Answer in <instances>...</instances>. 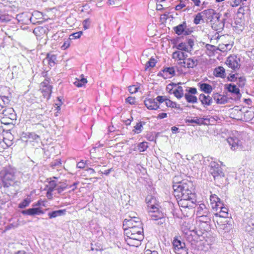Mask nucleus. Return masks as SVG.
<instances>
[{"mask_svg": "<svg viewBox=\"0 0 254 254\" xmlns=\"http://www.w3.org/2000/svg\"><path fill=\"white\" fill-rule=\"evenodd\" d=\"M148 147L147 142H142L137 145V150L139 152H143L146 150Z\"/></svg>", "mask_w": 254, "mask_h": 254, "instance_id": "nucleus-45", "label": "nucleus"}, {"mask_svg": "<svg viewBox=\"0 0 254 254\" xmlns=\"http://www.w3.org/2000/svg\"><path fill=\"white\" fill-rule=\"evenodd\" d=\"M126 102L130 105H134L136 103V99L134 97L129 96L126 99Z\"/></svg>", "mask_w": 254, "mask_h": 254, "instance_id": "nucleus-58", "label": "nucleus"}, {"mask_svg": "<svg viewBox=\"0 0 254 254\" xmlns=\"http://www.w3.org/2000/svg\"><path fill=\"white\" fill-rule=\"evenodd\" d=\"M156 64V60L154 58H150L149 61L147 62L146 64V69L148 67H154Z\"/></svg>", "mask_w": 254, "mask_h": 254, "instance_id": "nucleus-51", "label": "nucleus"}, {"mask_svg": "<svg viewBox=\"0 0 254 254\" xmlns=\"http://www.w3.org/2000/svg\"><path fill=\"white\" fill-rule=\"evenodd\" d=\"M54 190L47 189L46 197L50 200L53 199V191Z\"/></svg>", "mask_w": 254, "mask_h": 254, "instance_id": "nucleus-64", "label": "nucleus"}, {"mask_svg": "<svg viewBox=\"0 0 254 254\" xmlns=\"http://www.w3.org/2000/svg\"><path fill=\"white\" fill-rule=\"evenodd\" d=\"M245 81L246 79L244 76H239L237 80L240 86H243L245 85Z\"/></svg>", "mask_w": 254, "mask_h": 254, "instance_id": "nucleus-62", "label": "nucleus"}, {"mask_svg": "<svg viewBox=\"0 0 254 254\" xmlns=\"http://www.w3.org/2000/svg\"><path fill=\"white\" fill-rule=\"evenodd\" d=\"M137 219H140L139 217L136 216H129L128 218H126L123 222V226L125 227V223L130 222L132 224V226L134 227L136 226V222L138 221Z\"/></svg>", "mask_w": 254, "mask_h": 254, "instance_id": "nucleus-32", "label": "nucleus"}, {"mask_svg": "<svg viewBox=\"0 0 254 254\" xmlns=\"http://www.w3.org/2000/svg\"><path fill=\"white\" fill-rule=\"evenodd\" d=\"M66 213V209H61L58 210H55L48 213V215L50 219L56 218L58 216H61L65 215Z\"/></svg>", "mask_w": 254, "mask_h": 254, "instance_id": "nucleus-25", "label": "nucleus"}, {"mask_svg": "<svg viewBox=\"0 0 254 254\" xmlns=\"http://www.w3.org/2000/svg\"><path fill=\"white\" fill-rule=\"evenodd\" d=\"M0 179L4 188L14 186L16 183L15 169L10 166L4 168L0 172Z\"/></svg>", "mask_w": 254, "mask_h": 254, "instance_id": "nucleus-2", "label": "nucleus"}, {"mask_svg": "<svg viewBox=\"0 0 254 254\" xmlns=\"http://www.w3.org/2000/svg\"><path fill=\"white\" fill-rule=\"evenodd\" d=\"M199 87L201 90L206 94H210L212 91V86L205 83H199Z\"/></svg>", "mask_w": 254, "mask_h": 254, "instance_id": "nucleus-30", "label": "nucleus"}, {"mask_svg": "<svg viewBox=\"0 0 254 254\" xmlns=\"http://www.w3.org/2000/svg\"><path fill=\"white\" fill-rule=\"evenodd\" d=\"M138 89V87L136 85L129 86L128 87V91L130 93L133 94L136 93Z\"/></svg>", "mask_w": 254, "mask_h": 254, "instance_id": "nucleus-60", "label": "nucleus"}, {"mask_svg": "<svg viewBox=\"0 0 254 254\" xmlns=\"http://www.w3.org/2000/svg\"><path fill=\"white\" fill-rule=\"evenodd\" d=\"M31 200L30 198L27 197L25 198L18 204V208L22 209L28 206L31 203Z\"/></svg>", "mask_w": 254, "mask_h": 254, "instance_id": "nucleus-41", "label": "nucleus"}, {"mask_svg": "<svg viewBox=\"0 0 254 254\" xmlns=\"http://www.w3.org/2000/svg\"><path fill=\"white\" fill-rule=\"evenodd\" d=\"M175 97L178 99L181 98L184 96V91L183 87L179 86L173 91Z\"/></svg>", "mask_w": 254, "mask_h": 254, "instance_id": "nucleus-38", "label": "nucleus"}, {"mask_svg": "<svg viewBox=\"0 0 254 254\" xmlns=\"http://www.w3.org/2000/svg\"><path fill=\"white\" fill-rule=\"evenodd\" d=\"M173 29L175 33L178 35H188L190 34L191 32V31L187 28L186 22H184L183 23L174 27Z\"/></svg>", "mask_w": 254, "mask_h": 254, "instance_id": "nucleus-13", "label": "nucleus"}, {"mask_svg": "<svg viewBox=\"0 0 254 254\" xmlns=\"http://www.w3.org/2000/svg\"><path fill=\"white\" fill-rule=\"evenodd\" d=\"M148 213L151 219L157 220L159 217V208L158 201L156 198L152 195H148L146 198Z\"/></svg>", "mask_w": 254, "mask_h": 254, "instance_id": "nucleus-5", "label": "nucleus"}, {"mask_svg": "<svg viewBox=\"0 0 254 254\" xmlns=\"http://www.w3.org/2000/svg\"><path fill=\"white\" fill-rule=\"evenodd\" d=\"M6 87L0 86V111L5 107L10 102L9 97L7 96Z\"/></svg>", "mask_w": 254, "mask_h": 254, "instance_id": "nucleus-11", "label": "nucleus"}, {"mask_svg": "<svg viewBox=\"0 0 254 254\" xmlns=\"http://www.w3.org/2000/svg\"><path fill=\"white\" fill-rule=\"evenodd\" d=\"M176 103L167 99L166 97L160 96V110L165 111V107L176 108Z\"/></svg>", "mask_w": 254, "mask_h": 254, "instance_id": "nucleus-14", "label": "nucleus"}, {"mask_svg": "<svg viewBox=\"0 0 254 254\" xmlns=\"http://www.w3.org/2000/svg\"><path fill=\"white\" fill-rule=\"evenodd\" d=\"M46 200H43L41 199L38 200L36 203L33 204V206L35 207H40V206L45 207L46 206Z\"/></svg>", "mask_w": 254, "mask_h": 254, "instance_id": "nucleus-54", "label": "nucleus"}, {"mask_svg": "<svg viewBox=\"0 0 254 254\" xmlns=\"http://www.w3.org/2000/svg\"><path fill=\"white\" fill-rule=\"evenodd\" d=\"M210 212L204 203H201L197 206L196 216L209 215Z\"/></svg>", "mask_w": 254, "mask_h": 254, "instance_id": "nucleus-22", "label": "nucleus"}, {"mask_svg": "<svg viewBox=\"0 0 254 254\" xmlns=\"http://www.w3.org/2000/svg\"><path fill=\"white\" fill-rule=\"evenodd\" d=\"M58 185L56 182L54 180L50 181L46 186V188L49 190H54Z\"/></svg>", "mask_w": 254, "mask_h": 254, "instance_id": "nucleus-47", "label": "nucleus"}, {"mask_svg": "<svg viewBox=\"0 0 254 254\" xmlns=\"http://www.w3.org/2000/svg\"><path fill=\"white\" fill-rule=\"evenodd\" d=\"M185 97L188 102L195 103L197 102V97L193 95H191L189 93H186L185 94Z\"/></svg>", "mask_w": 254, "mask_h": 254, "instance_id": "nucleus-40", "label": "nucleus"}, {"mask_svg": "<svg viewBox=\"0 0 254 254\" xmlns=\"http://www.w3.org/2000/svg\"><path fill=\"white\" fill-rule=\"evenodd\" d=\"M202 12L198 13L195 16L193 22L195 24H198L202 19Z\"/></svg>", "mask_w": 254, "mask_h": 254, "instance_id": "nucleus-53", "label": "nucleus"}, {"mask_svg": "<svg viewBox=\"0 0 254 254\" xmlns=\"http://www.w3.org/2000/svg\"><path fill=\"white\" fill-rule=\"evenodd\" d=\"M212 98L208 95H205L203 94H200L199 96V100L201 102V104L204 106H210L213 102Z\"/></svg>", "mask_w": 254, "mask_h": 254, "instance_id": "nucleus-20", "label": "nucleus"}, {"mask_svg": "<svg viewBox=\"0 0 254 254\" xmlns=\"http://www.w3.org/2000/svg\"><path fill=\"white\" fill-rule=\"evenodd\" d=\"M50 166L53 169H56L57 168H59L62 167V162L61 159H57L53 162H52L50 164Z\"/></svg>", "mask_w": 254, "mask_h": 254, "instance_id": "nucleus-44", "label": "nucleus"}, {"mask_svg": "<svg viewBox=\"0 0 254 254\" xmlns=\"http://www.w3.org/2000/svg\"><path fill=\"white\" fill-rule=\"evenodd\" d=\"M214 75L218 77L224 78L226 76L225 68L222 66H218L215 68L213 71Z\"/></svg>", "mask_w": 254, "mask_h": 254, "instance_id": "nucleus-23", "label": "nucleus"}, {"mask_svg": "<svg viewBox=\"0 0 254 254\" xmlns=\"http://www.w3.org/2000/svg\"><path fill=\"white\" fill-rule=\"evenodd\" d=\"M50 78H47L40 85V90L43 97L49 100L51 96L53 86L50 84Z\"/></svg>", "mask_w": 254, "mask_h": 254, "instance_id": "nucleus-8", "label": "nucleus"}, {"mask_svg": "<svg viewBox=\"0 0 254 254\" xmlns=\"http://www.w3.org/2000/svg\"><path fill=\"white\" fill-rule=\"evenodd\" d=\"M143 127V124L142 122L137 123L136 125L134 127L133 131L136 133H139L142 131V128Z\"/></svg>", "mask_w": 254, "mask_h": 254, "instance_id": "nucleus-46", "label": "nucleus"}, {"mask_svg": "<svg viewBox=\"0 0 254 254\" xmlns=\"http://www.w3.org/2000/svg\"><path fill=\"white\" fill-rule=\"evenodd\" d=\"M46 30L45 28L42 26H38L36 27L33 30V33L36 35L38 38H42L45 35Z\"/></svg>", "mask_w": 254, "mask_h": 254, "instance_id": "nucleus-26", "label": "nucleus"}, {"mask_svg": "<svg viewBox=\"0 0 254 254\" xmlns=\"http://www.w3.org/2000/svg\"><path fill=\"white\" fill-rule=\"evenodd\" d=\"M187 56V55H185L184 52L180 51H176L173 52L172 54L173 59L177 61L178 63L183 60H184L185 58Z\"/></svg>", "mask_w": 254, "mask_h": 254, "instance_id": "nucleus-24", "label": "nucleus"}, {"mask_svg": "<svg viewBox=\"0 0 254 254\" xmlns=\"http://www.w3.org/2000/svg\"><path fill=\"white\" fill-rule=\"evenodd\" d=\"M71 187V186H69L66 183V182H60L57 187V190L59 193H61L66 189L70 188Z\"/></svg>", "mask_w": 254, "mask_h": 254, "instance_id": "nucleus-36", "label": "nucleus"}, {"mask_svg": "<svg viewBox=\"0 0 254 254\" xmlns=\"http://www.w3.org/2000/svg\"><path fill=\"white\" fill-rule=\"evenodd\" d=\"M24 137L27 139L26 141H29L30 142L37 140L40 139V136L34 132H28L25 133V135Z\"/></svg>", "mask_w": 254, "mask_h": 254, "instance_id": "nucleus-29", "label": "nucleus"}, {"mask_svg": "<svg viewBox=\"0 0 254 254\" xmlns=\"http://www.w3.org/2000/svg\"><path fill=\"white\" fill-rule=\"evenodd\" d=\"M227 142L231 146V148L235 150L239 145V140L236 137H230L227 139Z\"/></svg>", "mask_w": 254, "mask_h": 254, "instance_id": "nucleus-28", "label": "nucleus"}, {"mask_svg": "<svg viewBox=\"0 0 254 254\" xmlns=\"http://www.w3.org/2000/svg\"><path fill=\"white\" fill-rule=\"evenodd\" d=\"M81 78L76 79V81L74 82V84L77 87H81L85 85L87 83V80L84 77V75L82 74L80 76Z\"/></svg>", "mask_w": 254, "mask_h": 254, "instance_id": "nucleus-31", "label": "nucleus"}, {"mask_svg": "<svg viewBox=\"0 0 254 254\" xmlns=\"http://www.w3.org/2000/svg\"><path fill=\"white\" fill-rule=\"evenodd\" d=\"M173 44V48H176L179 50L189 52L192 49L194 42L193 40L191 39H188L186 41L184 42L179 43L178 40L175 41Z\"/></svg>", "mask_w": 254, "mask_h": 254, "instance_id": "nucleus-9", "label": "nucleus"}, {"mask_svg": "<svg viewBox=\"0 0 254 254\" xmlns=\"http://www.w3.org/2000/svg\"><path fill=\"white\" fill-rule=\"evenodd\" d=\"M220 211L218 213H215L216 217H220L223 218H227L228 216V208L226 207L222 206L220 209Z\"/></svg>", "mask_w": 254, "mask_h": 254, "instance_id": "nucleus-34", "label": "nucleus"}, {"mask_svg": "<svg viewBox=\"0 0 254 254\" xmlns=\"http://www.w3.org/2000/svg\"><path fill=\"white\" fill-rule=\"evenodd\" d=\"M187 67L193 68L198 64V61L195 58H188L186 59Z\"/></svg>", "mask_w": 254, "mask_h": 254, "instance_id": "nucleus-33", "label": "nucleus"}, {"mask_svg": "<svg viewBox=\"0 0 254 254\" xmlns=\"http://www.w3.org/2000/svg\"><path fill=\"white\" fill-rule=\"evenodd\" d=\"M227 89L229 92L234 93L236 95H240V89L235 85L229 84L227 85Z\"/></svg>", "mask_w": 254, "mask_h": 254, "instance_id": "nucleus-37", "label": "nucleus"}, {"mask_svg": "<svg viewBox=\"0 0 254 254\" xmlns=\"http://www.w3.org/2000/svg\"><path fill=\"white\" fill-rule=\"evenodd\" d=\"M231 47H232V45H231L230 44H222L219 45L218 49L219 50L224 52L228 50H230L231 49Z\"/></svg>", "mask_w": 254, "mask_h": 254, "instance_id": "nucleus-49", "label": "nucleus"}, {"mask_svg": "<svg viewBox=\"0 0 254 254\" xmlns=\"http://www.w3.org/2000/svg\"><path fill=\"white\" fill-rule=\"evenodd\" d=\"M211 220L210 214L209 215H200L197 216V220L205 223H209Z\"/></svg>", "mask_w": 254, "mask_h": 254, "instance_id": "nucleus-39", "label": "nucleus"}, {"mask_svg": "<svg viewBox=\"0 0 254 254\" xmlns=\"http://www.w3.org/2000/svg\"><path fill=\"white\" fill-rule=\"evenodd\" d=\"M138 221L136 222V226L133 227L132 224L128 223H125V231L126 234L130 236H135L136 237L143 239V229L142 223L140 219H137Z\"/></svg>", "mask_w": 254, "mask_h": 254, "instance_id": "nucleus-3", "label": "nucleus"}, {"mask_svg": "<svg viewBox=\"0 0 254 254\" xmlns=\"http://www.w3.org/2000/svg\"><path fill=\"white\" fill-rule=\"evenodd\" d=\"M179 199H180L178 201L179 205L184 208L192 207L194 204V202L195 201V198H188L186 199L180 198Z\"/></svg>", "mask_w": 254, "mask_h": 254, "instance_id": "nucleus-17", "label": "nucleus"}, {"mask_svg": "<svg viewBox=\"0 0 254 254\" xmlns=\"http://www.w3.org/2000/svg\"><path fill=\"white\" fill-rule=\"evenodd\" d=\"M164 205L165 206L164 210L162 208L161 211L163 216H160V226H161L162 228V232L163 233L164 237L168 235V228L170 227L168 218L167 217L168 213L167 210L170 211L172 208L173 204L169 202H165Z\"/></svg>", "mask_w": 254, "mask_h": 254, "instance_id": "nucleus-4", "label": "nucleus"}, {"mask_svg": "<svg viewBox=\"0 0 254 254\" xmlns=\"http://www.w3.org/2000/svg\"><path fill=\"white\" fill-rule=\"evenodd\" d=\"M159 96L155 99L147 98L144 101L146 107L149 110H157L159 108L158 105Z\"/></svg>", "mask_w": 254, "mask_h": 254, "instance_id": "nucleus-16", "label": "nucleus"}, {"mask_svg": "<svg viewBox=\"0 0 254 254\" xmlns=\"http://www.w3.org/2000/svg\"><path fill=\"white\" fill-rule=\"evenodd\" d=\"M201 12L205 16L207 19L210 20V22L212 25V28H213L216 31L219 30L223 28V27H224V24L222 23V22H219V27H218V26H217V25H215L214 20L215 19H216V20H218L219 18V15L218 13H217L215 12V11L214 9H208L203 10Z\"/></svg>", "mask_w": 254, "mask_h": 254, "instance_id": "nucleus-6", "label": "nucleus"}, {"mask_svg": "<svg viewBox=\"0 0 254 254\" xmlns=\"http://www.w3.org/2000/svg\"><path fill=\"white\" fill-rule=\"evenodd\" d=\"M185 180H181L179 176H175L173 179V185H180Z\"/></svg>", "mask_w": 254, "mask_h": 254, "instance_id": "nucleus-61", "label": "nucleus"}, {"mask_svg": "<svg viewBox=\"0 0 254 254\" xmlns=\"http://www.w3.org/2000/svg\"><path fill=\"white\" fill-rule=\"evenodd\" d=\"M46 60H47L48 64L50 67H52L56 64L57 56L55 55H52L48 53L46 55Z\"/></svg>", "mask_w": 254, "mask_h": 254, "instance_id": "nucleus-27", "label": "nucleus"}, {"mask_svg": "<svg viewBox=\"0 0 254 254\" xmlns=\"http://www.w3.org/2000/svg\"><path fill=\"white\" fill-rule=\"evenodd\" d=\"M92 250L93 251L95 250V252L93 253V254H111L108 252H105L103 250L102 248H100V246L98 247V248H96L92 247Z\"/></svg>", "mask_w": 254, "mask_h": 254, "instance_id": "nucleus-48", "label": "nucleus"}, {"mask_svg": "<svg viewBox=\"0 0 254 254\" xmlns=\"http://www.w3.org/2000/svg\"><path fill=\"white\" fill-rule=\"evenodd\" d=\"M83 32L82 31H79L77 32L73 33L71 34L69 36V39H75L79 38L81 35H82Z\"/></svg>", "mask_w": 254, "mask_h": 254, "instance_id": "nucleus-55", "label": "nucleus"}, {"mask_svg": "<svg viewBox=\"0 0 254 254\" xmlns=\"http://www.w3.org/2000/svg\"><path fill=\"white\" fill-rule=\"evenodd\" d=\"M240 59L236 55L228 57L226 61V64L234 70L238 69L241 66Z\"/></svg>", "mask_w": 254, "mask_h": 254, "instance_id": "nucleus-12", "label": "nucleus"}, {"mask_svg": "<svg viewBox=\"0 0 254 254\" xmlns=\"http://www.w3.org/2000/svg\"><path fill=\"white\" fill-rule=\"evenodd\" d=\"M239 77V76L238 73L230 74L228 76L227 78L229 81L236 82V81H237Z\"/></svg>", "mask_w": 254, "mask_h": 254, "instance_id": "nucleus-50", "label": "nucleus"}, {"mask_svg": "<svg viewBox=\"0 0 254 254\" xmlns=\"http://www.w3.org/2000/svg\"><path fill=\"white\" fill-rule=\"evenodd\" d=\"M210 200L211 205L215 203L219 202L221 201L220 199L215 194H211L210 196Z\"/></svg>", "mask_w": 254, "mask_h": 254, "instance_id": "nucleus-52", "label": "nucleus"}, {"mask_svg": "<svg viewBox=\"0 0 254 254\" xmlns=\"http://www.w3.org/2000/svg\"><path fill=\"white\" fill-rule=\"evenodd\" d=\"M205 48L206 50L209 52L207 53V54H210L216 50V47L215 46L210 45V44H206L205 46Z\"/></svg>", "mask_w": 254, "mask_h": 254, "instance_id": "nucleus-57", "label": "nucleus"}, {"mask_svg": "<svg viewBox=\"0 0 254 254\" xmlns=\"http://www.w3.org/2000/svg\"><path fill=\"white\" fill-rule=\"evenodd\" d=\"M22 213L24 215L29 216H34L35 215L43 214L44 211L40 207H35L29 208L26 210H23Z\"/></svg>", "mask_w": 254, "mask_h": 254, "instance_id": "nucleus-18", "label": "nucleus"}, {"mask_svg": "<svg viewBox=\"0 0 254 254\" xmlns=\"http://www.w3.org/2000/svg\"><path fill=\"white\" fill-rule=\"evenodd\" d=\"M83 28L84 30H86L89 28L91 24V20L90 18H87L83 20L82 22Z\"/></svg>", "mask_w": 254, "mask_h": 254, "instance_id": "nucleus-56", "label": "nucleus"}, {"mask_svg": "<svg viewBox=\"0 0 254 254\" xmlns=\"http://www.w3.org/2000/svg\"><path fill=\"white\" fill-rule=\"evenodd\" d=\"M181 230L186 235H191V231L190 230L188 224L184 223L181 226Z\"/></svg>", "mask_w": 254, "mask_h": 254, "instance_id": "nucleus-42", "label": "nucleus"}, {"mask_svg": "<svg viewBox=\"0 0 254 254\" xmlns=\"http://www.w3.org/2000/svg\"><path fill=\"white\" fill-rule=\"evenodd\" d=\"M158 0H150L148 6V12L150 15H153L157 12Z\"/></svg>", "mask_w": 254, "mask_h": 254, "instance_id": "nucleus-19", "label": "nucleus"}, {"mask_svg": "<svg viewBox=\"0 0 254 254\" xmlns=\"http://www.w3.org/2000/svg\"><path fill=\"white\" fill-rule=\"evenodd\" d=\"M212 97L218 104H224L228 102V98L226 96L218 93H214Z\"/></svg>", "mask_w": 254, "mask_h": 254, "instance_id": "nucleus-21", "label": "nucleus"}, {"mask_svg": "<svg viewBox=\"0 0 254 254\" xmlns=\"http://www.w3.org/2000/svg\"><path fill=\"white\" fill-rule=\"evenodd\" d=\"M204 119L203 118H197L195 119H188L186 121L187 123H194L197 125H202L203 123Z\"/></svg>", "mask_w": 254, "mask_h": 254, "instance_id": "nucleus-43", "label": "nucleus"}, {"mask_svg": "<svg viewBox=\"0 0 254 254\" xmlns=\"http://www.w3.org/2000/svg\"><path fill=\"white\" fill-rule=\"evenodd\" d=\"M12 135L10 133L6 132L3 137V141L7 146H9L12 144Z\"/></svg>", "mask_w": 254, "mask_h": 254, "instance_id": "nucleus-35", "label": "nucleus"}, {"mask_svg": "<svg viewBox=\"0 0 254 254\" xmlns=\"http://www.w3.org/2000/svg\"><path fill=\"white\" fill-rule=\"evenodd\" d=\"M174 195L177 198H194L192 183L189 181H184L180 185H173Z\"/></svg>", "mask_w": 254, "mask_h": 254, "instance_id": "nucleus-1", "label": "nucleus"}, {"mask_svg": "<svg viewBox=\"0 0 254 254\" xmlns=\"http://www.w3.org/2000/svg\"><path fill=\"white\" fill-rule=\"evenodd\" d=\"M143 239L136 237L135 236H130L126 234L125 241L126 243L130 247H137L140 245L141 241Z\"/></svg>", "mask_w": 254, "mask_h": 254, "instance_id": "nucleus-15", "label": "nucleus"}, {"mask_svg": "<svg viewBox=\"0 0 254 254\" xmlns=\"http://www.w3.org/2000/svg\"><path fill=\"white\" fill-rule=\"evenodd\" d=\"M172 244L176 254H188V250L186 247L185 243L182 242L178 237L174 238Z\"/></svg>", "mask_w": 254, "mask_h": 254, "instance_id": "nucleus-10", "label": "nucleus"}, {"mask_svg": "<svg viewBox=\"0 0 254 254\" xmlns=\"http://www.w3.org/2000/svg\"><path fill=\"white\" fill-rule=\"evenodd\" d=\"M223 204L221 201L219 202L215 203L213 205H212V208L213 209H216L217 210L218 209H220L221 207H222Z\"/></svg>", "mask_w": 254, "mask_h": 254, "instance_id": "nucleus-59", "label": "nucleus"}, {"mask_svg": "<svg viewBox=\"0 0 254 254\" xmlns=\"http://www.w3.org/2000/svg\"><path fill=\"white\" fill-rule=\"evenodd\" d=\"M186 6L185 2L183 0H181L180 3L176 6V10H179Z\"/></svg>", "mask_w": 254, "mask_h": 254, "instance_id": "nucleus-63", "label": "nucleus"}, {"mask_svg": "<svg viewBox=\"0 0 254 254\" xmlns=\"http://www.w3.org/2000/svg\"><path fill=\"white\" fill-rule=\"evenodd\" d=\"M209 171L213 176L216 182H220L221 180L223 179L224 173L223 172L220 165L214 161H212L209 165Z\"/></svg>", "mask_w": 254, "mask_h": 254, "instance_id": "nucleus-7", "label": "nucleus"}]
</instances>
